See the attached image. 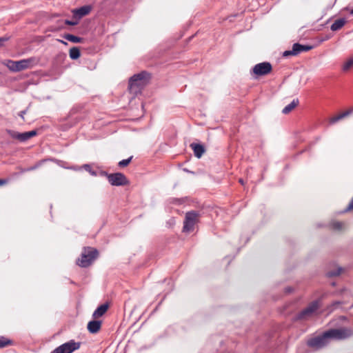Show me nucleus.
Returning <instances> with one entry per match:
<instances>
[{
    "mask_svg": "<svg viewBox=\"0 0 353 353\" xmlns=\"http://www.w3.org/2000/svg\"><path fill=\"white\" fill-rule=\"evenodd\" d=\"M353 334L350 329H330L323 334L316 336L307 341V345L310 347L319 350L326 346L331 340L344 339Z\"/></svg>",
    "mask_w": 353,
    "mask_h": 353,
    "instance_id": "obj_1",
    "label": "nucleus"
},
{
    "mask_svg": "<svg viewBox=\"0 0 353 353\" xmlns=\"http://www.w3.org/2000/svg\"><path fill=\"white\" fill-rule=\"evenodd\" d=\"M150 75L146 72H141L133 75L129 80L128 89L130 92L137 94L145 85Z\"/></svg>",
    "mask_w": 353,
    "mask_h": 353,
    "instance_id": "obj_2",
    "label": "nucleus"
},
{
    "mask_svg": "<svg viewBox=\"0 0 353 353\" xmlns=\"http://www.w3.org/2000/svg\"><path fill=\"white\" fill-rule=\"evenodd\" d=\"M38 63V59L35 57H30L19 61L9 60L7 64L8 68L14 72H19L28 68H31Z\"/></svg>",
    "mask_w": 353,
    "mask_h": 353,
    "instance_id": "obj_3",
    "label": "nucleus"
},
{
    "mask_svg": "<svg viewBox=\"0 0 353 353\" xmlns=\"http://www.w3.org/2000/svg\"><path fill=\"white\" fill-rule=\"evenodd\" d=\"M200 214L194 210L185 213L183 221V232H191L194 230L195 225L199 222Z\"/></svg>",
    "mask_w": 353,
    "mask_h": 353,
    "instance_id": "obj_4",
    "label": "nucleus"
},
{
    "mask_svg": "<svg viewBox=\"0 0 353 353\" xmlns=\"http://www.w3.org/2000/svg\"><path fill=\"white\" fill-rule=\"evenodd\" d=\"M98 251L96 249L88 248L85 249L83 252L81 254V259L77 261V264L82 267H88L97 257Z\"/></svg>",
    "mask_w": 353,
    "mask_h": 353,
    "instance_id": "obj_5",
    "label": "nucleus"
},
{
    "mask_svg": "<svg viewBox=\"0 0 353 353\" xmlns=\"http://www.w3.org/2000/svg\"><path fill=\"white\" fill-rule=\"evenodd\" d=\"M101 174L106 176L108 178V182L112 185H114V186L124 185H126L128 182L125 176L121 172H117V173H114V174H108L105 172H101Z\"/></svg>",
    "mask_w": 353,
    "mask_h": 353,
    "instance_id": "obj_6",
    "label": "nucleus"
},
{
    "mask_svg": "<svg viewBox=\"0 0 353 353\" xmlns=\"http://www.w3.org/2000/svg\"><path fill=\"white\" fill-rule=\"evenodd\" d=\"M80 346V342H75L74 340H70L57 347L51 353H72L74 351L79 349Z\"/></svg>",
    "mask_w": 353,
    "mask_h": 353,
    "instance_id": "obj_7",
    "label": "nucleus"
},
{
    "mask_svg": "<svg viewBox=\"0 0 353 353\" xmlns=\"http://www.w3.org/2000/svg\"><path fill=\"white\" fill-rule=\"evenodd\" d=\"M319 307V303L318 301H314L312 302L306 308L303 310L301 312L297 315L296 319H306L308 317L311 316L314 312Z\"/></svg>",
    "mask_w": 353,
    "mask_h": 353,
    "instance_id": "obj_8",
    "label": "nucleus"
},
{
    "mask_svg": "<svg viewBox=\"0 0 353 353\" xmlns=\"http://www.w3.org/2000/svg\"><path fill=\"white\" fill-rule=\"evenodd\" d=\"M272 65L269 62L256 64L252 68L253 73L257 76H263L272 71Z\"/></svg>",
    "mask_w": 353,
    "mask_h": 353,
    "instance_id": "obj_9",
    "label": "nucleus"
},
{
    "mask_svg": "<svg viewBox=\"0 0 353 353\" xmlns=\"http://www.w3.org/2000/svg\"><path fill=\"white\" fill-rule=\"evenodd\" d=\"M91 10L90 6H84L72 11L73 17L77 19H80L83 17L88 14Z\"/></svg>",
    "mask_w": 353,
    "mask_h": 353,
    "instance_id": "obj_10",
    "label": "nucleus"
},
{
    "mask_svg": "<svg viewBox=\"0 0 353 353\" xmlns=\"http://www.w3.org/2000/svg\"><path fill=\"white\" fill-rule=\"evenodd\" d=\"M101 327V321L99 320H93L90 321L87 325L88 330L91 334L97 333Z\"/></svg>",
    "mask_w": 353,
    "mask_h": 353,
    "instance_id": "obj_11",
    "label": "nucleus"
},
{
    "mask_svg": "<svg viewBox=\"0 0 353 353\" xmlns=\"http://www.w3.org/2000/svg\"><path fill=\"white\" fill-rule=\"evenodd\" d=\"M190 146L194 151V156L197 158H201L205 152L204 147L201 144L193 143Z\"/></svg>",
    "mask_w": 353,
    "mask_h": 353,
    "instance_id": "obj_12",
    "label": "nucleus"
},
{
    "mask_svg": "<svg viewBox=\"0 0 353 353\" xmlns=\"http://www.w3.org/2000/svg\"><path fill=\"white\" fill-rule=\"evenodd\" d=\"M108 309V305L107 303L102 304L99 306L93 312L92 316L94 319H97L103 316Z\"/></svg>",
    "mask_w": 353,
    "mask_h": 353,
    "instance_id": "obj_13",
    "label": "nucleus"
},
{
    "mask_svg": "<svg viewBox=\"0 0 353 353\" xmlns=\"http://www.w3.org/2000/svg\"><path fill=\"white\" fill-rule=\"evenodd\" d=\"M346 23V20L343 18L336 19L331 26L330 29L332 31H337L342 28Z\"/></svg>",
    "mask_w": 353,
    "mask_h": 353,
    "instance_id": "obj_14",
    "label": "nucleus"
},
{
    "mask_svg": "<svg viewBox=\"0 0 353 353\" xmlns=\"http://www.w3.org/2000/svg\"><path fill=\"white\" fill-rule=\"evenodd\" d=\"M351 112H352V110H347L341 114H339L337 116L333 117L332 118L330 119V123L331 124H334V123H336L337 121H340L341 119H342L346 117L347 116H348L349 114H350Z\"/></svg>",
    "mask_w": 353,
    "mask_h": 353,
    "instance_id": "obj_15",
    "label": "nucleus"
},
{
    "mask_svg": "<svg viewBox=\"0 0 353 353\" xmlns=\"http://www.w3.org/2000/svg\"><path fill=\"white\" fill-rule=\"evenodd\" d=\"M299 104V100L297 99H294L290 104L286 105L282 110L283 114L290 113L296 105Z\"/></svg>",
    "mask_w": 353,
    "mask_h": 353,
    "instance_id": "obj_16",
    "label": "nucleus"
},
{
    "mask_svg": "<svg viewBox=\"0 0 353 353\" xmlns=\"http://www.w3.org/2000/svg\"><path fill=\"white\" fill-rule=\"evenodd\" d=\"M298 47H299V46H298L297 44H295L294 43L293 46H292V49L291 50H285L283 52V57H288L289 56H296L298 55V52H297V49L296 48H298Z\"/></svg>",
    "mask_w": 353,
    "mask_h": 353,
    "instance_id": "obj_17",
    "label": "nucleus"
},
{
    "mask_svg": "<svg viewBox=\"0 0 353 353\" xmlns=\"http://www.w3.org/2000/svg\"><path fill=\"white\" fill-rule=\"evenodd\" d=\"M37 134L35 130H32L29 132H26L23 133H21L19 137L21 138V141H26L30 139L31 137L35 136Z\"/></svg>",
    "mask_w": 353,
    "mask_h": 353,
    "instance_id": "obj_18",
    "label": "nucleus"
},
{
    "mask_svg": "<svg viewBox=\"0 0 353 353\" xmlns=\"http://www.w3.org/2000/svg\"><path fill=\"white\" fill-rule=\"evenodd\" d=\"M69 55L70 59L73 60L77 59L81 55L79 49L77 47L70 48Z\"/></svg>",
    "mask_w": 353,
    "mask_h": 353,
    "instance_id": "obj_19",
    "label": "nucleus"
},
{
    "mask_svg": "<svg viewBox=\"0 0 353 353\" xmlns=\"http://www.w3.org/2000/svg\"><path fill=\"white\" fill-rule=\"evenodd\" d=\"M353 66V57L349 58L347 61H345L343 65L342 70L344 72H347L352 68Z\"/></svg>",
    "mask_w": 353,
    "mask_h": 353,
    "instance_id": "obj_20",
    "label": "nucleus"
},
{
    "mask_svg": "<svg viewBox=\"0 0 353 353\" xmlns=\"http://www.w3.org/2000/svg\"><path fill=\"white\" fill-rule=\"evenodd\" d=\"M64 37L65 39L72 43H80L82 41V38L70 34H66Z\"/></svg>",
    "mask_w": 353,
    "mask_h": 353,
    "instance_id": "obj_21",
    "label": "nucleus"
},
{
    "mask_svg": "<svg viewBox=\"0 0 353 353\" xmlns=\"http://www.w3.org/2000/svg\"><path fill=\"white\" fill-rule=\"evenodd\" d=\"M295 44H297L298 46H299V47H298V48H296L298 54H300L301 52H304V51H308L312 48V47L311 46L301 45L298 43H296Z\"/></svg>",
    "mask_w": 353,
    "mask_h": 353,
    "instance_id": "obj_22",
    "label": "nucleus"
},
{
    "mask_svg": "<svg viewBox=\"0 0 353 353\" xmlns=\"http://www.w3.org/2000/svg\"><path fill=\"white\" fill-rule=\"evenodd\" d=\"M331 227L334 230H341L343 228L344 223L339 221H334L331 223Z\"/></svg>",
    "mask_w": 353,
    "mask_h": 353,
    "instance_id": "obj_23",
    "label": "nucleus"
},
{
    "mask_svg": "<svg viewBox=\"0 0 353 353\" xmlns=\"http://www.w3.org/2000/svg\"><path fill=\"white\" fill-rule=\"evenodd\" d=\"M12 343V341L3 336L0 337V347H6Z\"/></svg>",
    "mask_w": 353,
    "mask_h": 353,
    "instance_id": "obj_24",
    "label": "nucleus"
},
{
    "mask_svg": "<svg viewBox=\"0 0 353 353\" xmlns=\"http://www.w3.org/2000/svg\"><path fill=\"white\" fill-rule=\"evenodd\" d=\"M132 157H130L128 159L120 161L119 162V163H118L119 166H120V167H125V166H127L130 163V161H132Z\"/></svg>",
    "mask_w": 353,
    "mask_h": 353,
    "instance_id": "obj_25",
    "label": "nucleus"
},
{
    "mask_svg": "<svg viewBox=\"0 0 353 353\" xmlns=\"http://www.w3.org/2000/svg\"><path fill=\"white\" fill-rule=\"evenodd\" d=\"M83 168H84L86 171H88V172L91 174V175H92V176H97V172H96V171L92 170L90 165H88V164H85V165H83Z\"/></svg>",
    "mask_w": 353,
    "mask_h": 353,
    "instance_id": "obj_26",
    "label": "nucleus"
},
{
    "mask_svg": "<svg viewBox=\"0 0 353 353\" xmlns=\"http://www.w3.org/2000/svg\"><path fill=\"white\" fill-rule=\"evenodd\" d=\"M341 271H342V268H339L336 271L329 272L327 273V275H328V276H338L341 274Z\"/></svg>",
    "mask_w": 353,
    "mask_h": 353,
    "instance_id": "obj_27",
    "label": "nucleus"
},
{
    "mask_svg": "<svg viewBox=\"0 0 353 353\" xmlns=\"http://www.w3.org/2000/svg\"><path fill=\"white\" fill-rule=\"evenodd\" d=\"M11 137L14 139H18L21 141V138L19 137L21 133L13 132V131H9Z\"/></svg>",
    "mask_w": 353,
    "mask_h": 353,
    "instance_id": "obj_28",
    "label": "nucleus"
},
{
    "mask_svg": "<svg viewBox=\"0 0 353 353\" xmlns=\"http://www.w3.org/2000/svg\"><path fill=\"white\" fill-rule=\"evenodd\" d=\"M41 165V163H38L37 164H36L35 165L32 166V167H30V168H26L25 170H23V172H28V171H31V170H35L37 169L39 165Z\"/></svg>",
    "mask_w": 353,
    "mask_h": 353,
    "instance_id": "obj_29",
    "label": "nucleus"
},
{
    "mask_svg": "<svg viewBox=\"0 0 353 353\" xmlns=\"http://www.w3.org/2000/svg\"><path fill=\"white\" fill-rule=\"evenodd\" d=\"M351 210H353V198H352V201L349 203L348 206L345 210V212H347V211H349Z\"/></svg>",
    "mask_w": 353,
    "mask_h": 353,
    "instance_id": "obj_30",
    "label": "nucleus"
},
{
    "mask_svg": "<svg viewBox=\"0 0 353 353\" xmlns=\"http://www.w3.org/2000/svg\"><path fill=\"white\" fill-rule=\"evenodd\" d=\"M77 23H78L77 21H70V20H66L65 21V23L68 24V25H70V26L77 25Z\"/></svg>",
    "mask_w": 353,
    "mask_h": 353,
    "instance_id": "obj_31",
    "label": "nucleus"
},
{
    "mask_svg": "<svg viewBox=\"0 0 353 353\" xmlns=\"http://www.w3.org/2000/svg\"><path fill=\"white\" fill-rule=\"evenodd\" d=\"M8 40L6 37H0V46H3V43Z\"/></svg>",
    "mask_w": 353,
    "mask_h": 353,
    "instance_id": "obj_32",
    "label": "nucleus"
},
{
    "mask_svg": "<svg viewBox=\"0 0 353 353\" xmlns=\"http://www.w3.org/2000/svg\"><path fill=\"white\" fill-rule=\"evenodd\" d=\"M26 114V111H21L19 114V115L23 119H24V114Z\"/></svg>",
    "mask_w": 353,
    "mask_h": 353,
    "instance_id": "obj_33",
    "label": "nucleus"
},
{
    "mask_svg": "<svg viewBox=\"0 0 353 353\" xmlns=\"http://www.w3.org/2000/svg\"><path fill=\"white\" fill-rule=\"evenodd\" d=\"M7 183V181L5 179H0V185H4Z\"/></svg>",
    "mask_w": 353,
    "mask_h": 353,
    "instance_id": "obj_34",
    "label": "nucleus"
},
{
    "mask_svg": "<svg viewBox=\"0 0 353 353\" xmlns=\"http://www.w3.org/2000/svg\"><path fill=\"white\" fill-rule=\"evenodd\" d=\"M239 182H240L242 185H243V179H239Z\"/></svg>",
    "mask_w": 353,
    "mask_h": 353,
    "instance_id": "obj_35",
    "label": "nucleus"
},
{
    "mask_svg": "<svg viewBox=\"0 0 353 353\" xmlns=\"http://www.w3.org/2000/svg\"><path fill=\"white\" fill-rule=\"evenodd\" d=\"M286 290H287V292H291V290H292L291 288H287Z\"/></svg>",
    "mask_w": 353,
    "mask_h": 353,
    "instance_id": "obj_36",
    "label": "nucleus"
},
{
    "mask_svg": "<svg viewBox=\"0 0 353 353\" xmlns=\"http://www.w3.org/2000/svg\"><path fill=\"white\" fill-rule=\"evenodd\" d=\"M61 41L62 43H63V44H67V43H66V42H65V41Z\"/></svg>",
    "mask_w": 353,
    "mask_h": 353,
    "instance_id": "obj_37",
    "label": "nucleus"
},
{
    "mask_svg": "<svg viewBox=\"0 0 353 353\" xmlns=\"http://www.w3.org/2000/svg\"><path fill=\"white\" fill-rule=\"evenodd\" d=\"M350 14L353 15V9L351 10Z\"/></svg>",
    "mask_w": 353,
    "mask_h": 353,
    "instance_id": "obj_38",
    "label": "nucleus"
}]
</instances>
